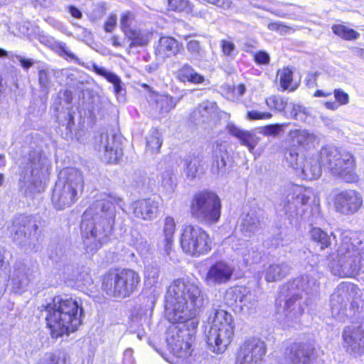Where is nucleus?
<instances>
[{
  "label": "nucleus",
  "instance_id": "338daca9",
  "mask_svg": "<svg viewBox=\"0 0 364 364\" xmlns=\"http://www.w3.org/2000/svg\"><path fill=\"white\" fill-rule=\"evenodd\" d=\"M204 1L214 4L218 7L221 8H229L230 6V1L229 0H203Z\"/></svg>",
  "mask_w": 364,
  "mask_h": 364
},
{
  "label": "nucleus",
  "instance_id": "6e6d98bb",
  "mask_svg": "<svg viewBox=\"0 0 364 364\" xmlns=\"http://www.w3.org/2000/svg\"><path fill=\"white\" fill-rule=\"evenodd\" d=\"M254 61L259 65H266L269 63L270 56L266 51L259 50L254 55Z\"/></svg>",
  "mask_w": 364,
  "mask_h": 364
},
{
  "label": "nucleus",
  "instance_id": "a878e982",
  "mask_svg": "<svg viewBox=\"0 0 364 364\" xmlns=\"http://www.w3.org/2000/svg\"><path fill=\"white\" fill-rule=\"evenodd\" d=\"M289 137L294 147H301L306 150L314 146L318 140L316 135L307 129L291 130Z\"/></svg>",
  "mask_w": 364,
  "mask_h": 364
},
{
  "label": "nucleus",
  "instance_id": "69168bd1",
  "mask_svg": "<svg viewBox=\"0 0 364 364\" xmlns=\"http://www.w3.org/2000/svg\"><path fill=\"white\" fill-rule=\"evenodd\" d=\"M272 114L269 112H262L258 111L252 110V119H270Z\"/></svg>",
  "mask_w": 364,
  "mask_h": 364
},
{
  "label": "nucleus",
  "instance_id": "e433bc0d",
  "mask_svg": "<svg viewBox=\"0 0 364 364\" xmlns=\"http://www.w3.org/2000/svg\"><path fill=\"white\" fill-rule=\"evenodd\" d=\"M279 83L283 90H289L294 91L297 85L293 83V72L289 68H284L278 71Z\"/></svg>",
  "mask_w": 364,
  "mask_h": 364
},
{
  "label": "nucleus",
  "instance_id": "5701e85b",
  "mask_svg": "<svg viewBox=\"0 0 364 364\" xmlns=\"http://www.w3.org/2000/svg\"><path fill=\"white\" fill-rule=\"evenodd\" d=\"M314 348L308 343H294L285 352L287 364H309Z\"/></svg>",
  "mask_w": 364,
  "mask_h": 364
},
{
  "label": "nucleus",
  "instance_id": "09e8293b",
  "mask_svg": "<svg viewBox=\"0 0 364 364\" xmlns=\"http://www.w3.org/2000/svg\"><path fill=\"white\" fill-rule=\"evenodd\" d=\"M159 276V269L156 266L147 265L145 267L144 277L145 281L150 285H154Z\"/></svg>",
  "mask_w": 364,
  "mask_h": 364
},
{
  "label": "nucleus",
  "instance_id": "473e14b6",
  "mask_svg": "<svg viewBox=\"0 0 364 364\" xmlns=\"http://www.w3.org/2000/svg\"><path fill=\"white\" fill-rule=\"evenodd\" d=\"M92 70L99 75L104 77L108 82L114 85V90L116 95H119L122 90V81L119 76L114 73L107 70L105 68L100 67L96 64L92 65Z\"/></svg>",
  "mask_w": 364,
  "mask_h": 364
},
{
  "label": "nucleus",
  "instance_id": "1a4fd4ad",
  "mask_svg": "<svg viewBox=\"0 0 364 364\" xmlns=\"http://www.w3.org/2000/svg\"><path fill=\"white\" fill-rule=\"evenodd\" d=\"M190 213L199 223L215 224L219 221L221 215L220 199L211 191L198 192L192 198Z\"/></svg>",
  "mask_w": 364,
  "mask_h": 364
},
{
  "label": "nucleus",
  "instance_id": "4be33fe9",
  "mask_svg": "<svg viewBox=\"0 0 364 364\" xmlns=\"http://www.w3.org/2000/svg\"><path fill=\"white\" fill-rule=\"evenodd\" d=\"M34 271L23 263H16L11 275L13 289L16 292L23 291L35 277Z\"/></svg>",
  "mask_w": 364,
  "mask_h": 364
},
{
  "label": "nucleus",
  "instance_id": "4468645a",
  "mask_svg": "<svg viewBox=\"0 0 364 364\" xmlns=\"http://www.w3.org/2000/svg\"><path fill=\"white\" fill-rule=\"evenodd\" d=\"M363 196L353 189H346L337 193L333 198V205L337 213L351 215L357 213L363 205Z\"/></svg>",
  "mask_w": 364,
  "mask_h": 364
},
{
  "label": "nucleus",
  "instance_id": "7ed1b4c3",
  "mask_svg": "<svg viewBox=\"0 0 364 364\" xmlns=\"http://www.w3.org/2000/svg\"><path fill=\"white\" fill-rule=\"evenodd\" d=\"M46 321L50 335L57 338L75 331L81 324L82 308L79 302L67 296H56L46 306Z\"/></svg>",
  "mask_w": 364,
  "mask_h": 364
},
{
  "label": "nucleus",
  "instance_id": "f8f14e48",
  "mask_svg": "<svg viewBox=\"0 0 364 364\" xmlns=\"http://www.w3.org/2000/svg\"><path fill=\"white\" fill-rule=\"evenodd\" d=\"M310 199V191L299 186H293L279 204L282 210L289 217L302 216Z\"/></svg>",
  "mask_w": 364,
  "mask_h": 364
},
{
  "label": "nucleus",
  "instance_id": "f3484780",
  "mask_svg": "<svg viewBox=\"0 0 364 364\" xmlns=\"http://www.w3.org/2000/svg\"><path fill=\"white\" fill-rule=\"evenodd\" d=\"M287 289L290 294H294L296 297L301 296L309 298L318 293L319 283L312 275L302 274L289 282Z\"/></svg>",
  "mask_w": 364,
  "mask_h": 364
},
{
  "label": "nucleus",
  "instance_id": "cd10ccee",
  "mask_svg": "<svg viewBox=\"0 0 364 364\" xmlns=\"http://www.w3.org/2000/svg\"><path fill=\"white\" fill-rule=\"evenodd\" d=\"M213 152L214 160L210 171L216 177L223 176L226 173V151L223 149L222 145L217 144Z\"/></svg>",
  "mask_w": 364,
  "mask_h": 364
},
{
  "label": "nucleus",
  "instance_id": "c85d7f7f",
  "mask_svg": "<svg viewBox=\"0 0 364 364\" xmlns=\"http://www.w3.org/2000/svg\"><path fill=\"white\" fill-rule=\"evenodd\" d=\"M178 41L171 37H161L156 48V54L162 58L177 55L179 52Z\"/></svg>",
  "mask_w": 364,
  "mask_h": 364
},
{
  "label": "nucleus",
  "instance_id": "3c124183",
  "mask_svg": "<svg viewBox=\"0 0 364 364\" xmlns=\"http://www.w3.org/2000/svg\"><path fill=\"white\" fill-rule=\"evenodd\" d=\"M134 19V14L130 11L123 13L120 18V26L126 36L133 29L131 28L132 23Z\"/></svg>",
  "mask_w": 364,
  "mask_h": 364
},
{
  "label": "nucleus",
  "instance_id": "9d476101",
  "mask_svg": "<svg viewBox=\"0 0 364 364\" xmlns=\"http://www.w3.org/2000/svg\"><path fill=\"white\" fill-rule=\"evenodd\" d=\"M139 282L138 273L132 269H123L105 275L102 287L107 295L124 298L136 291Z\"/></svg>",
  "mask_w": 364,
  "mask_h": 364
},
{
  "label": "nucleus",
  "instance_id": "a19ab883",
  "mask_svg": "<svg viewBox=\"0 0 364 364\" xmlns=\"http://www.w3.org/2000/svg\"><path fill=\"white\" fill-rule=\"evenodd\" d=\"M310 235L312 240L318 243L321 245V250L328 247L331 244L329 235L320 228H312L310 232Z\"/></svg>",
  "mask_w": 364,
  "mask_h": 364
},
{
  "label": "nucleus",
  "instance_id": "39448f33",
  "mask_svg": "<svg viewBox=\"0 0 364 364\" xmlns=\"http://www.w3.org/2000/svg\"><path fill=\"white\" fill-rule=\"evenodd\" d=\"M19 182L21 191L25 195L43 190V179L48 174L50 164L45 155L36 151H31L28 157L19 164Z\"/></svg>",
  "mask_w": 364,
  "mask_h": 364
},
{
  "label": "nucleus",
  "instance_id": "0eeeda50",
  "mask_svg": "<svg viewBox=\"0 0 364 364\" xmlns=\"http://www.w3.org/2000/svg\"><path fill=\"white\" fill-rule=\"evenodd\" d=\"M318 161L321 166H326L334 176L346 183L357 181L355 159L350 152L333 146H324L320 151Z\"/></svg>",
  "mask_w": 364,
  "mask_h": 364
},
{
  "label": "nucleus",
  "instance_id": "2eb2a0df",
  "mask_svg": "<svg viewBox=\"0 0 364 364\" xmlns=\"http://www.w3.org/2000/svg\"><path fill=\"white\" fill-rule=\"evenodd\" d=\"M285 159L289 166L295 170H301L303 176L307 180L316 179L321 174V165L318 159H306L304 164H302L299 161V154L294 148L287 151Z\"/></svg>",
  "mask_w": 364,
  "mask_h": 364
},
{
  "label": "nucleus",
  "instance_id": "a211bd4d",
  "mask_svg": "<svg viewBox=\"0 0 364 364\" xmlns=\"http://www.w3.org/2000/svg\"><path fill=\"white\" fill-rule=\"evenodd\" d=\"M235 272V268L230 264L220 261L210 267L204 282L206 285L213 287L228 282Z\"/></svg>",
  "mask_w": 364,
  "mask_h": 364
},
{
  "label": "nucleus",
  "instance_id": "4d7b16f0",
  "mask_svg": "<svg viewBox=\"0 0 364 364\" xmlns=\"http://www.w3.org/2000/svg\"><path fill=\"white\" fill-rule=\"evenodd\" d=\"M245 92V87L244 85L240 84L237 86H234L230 89V91L228 92V97L232 100H237L240 97H241Z\"/></svg>",
  "mask_w": 364,
  "mask_h": 364
},
{
  "label": "nucleus",
  "instance_id": "6ab92c4d",
  "mask_svg": "<svg viewBox=\"0 0 364 364\" xmlns=\"http://www.w3.org/2000/svg\"><path fill=\"white\" fill-rule=\"evenodd\" d=\"M98 151L107 163H117L123 154L119 142L116 140V135L108 132L100 135Z\"/></svg>",
  "mask_w": 364,
  "mask_h": 364
},
{
  "label": "nucleus",
  "instance_id": "680f3d73",
  "mask_svg": "<svg viewBox=\"0 0 364 364\" xmlns=\"http://www.w3.org/2000/svg\"><path fill=\"white\" fill-rule=\"evenodd\" d=\"M15 58L19 62L21 66L26 70H28L35 64V60L32 58H26L20 55H16Z\"/></svg>",
  "mask_w": 364,
  "mask_h": 364
},
{
  "label": "nucleus",
  "instance_id": "c03bdc74",
  "mask_svg": "<svg viewBox=\"0 0 364 364\" xmlns=\"http://www.w3.org/2000/svg\"><path fill=\"white\" fill-rule=\"evenodd\" d=\"M266 104L271 109L282 112L287 105V99L280 95H273L266 99Z\"/></svg>",
  "mask_w": 364,
  "mask_h": 364
},
{
  "label": "nucleus",
  "instance_id": "20e7f679",
  "mask_svg": "<svg viewBox=\"0 0 364 364\" xmlns=\"http://www.w3.org/2000/svg\"><path fill=\"white\" fill-rule=\"evenodd\" d=\"M341 242L338 248L337 260L330 263L333 275L340 277H353L356 276L362 267L363 256L356 244L359 241H352L353 232L350 230H338Z\"/></svg>",
  "mask_w": 364,
  "mask_h": 364
},
{
  "label": "nucleus",
  "instance_id": "13d9d810",
  "mask_svg": "<svg viewBox=\"0 0 364 364\" xmlns=\"http://www.w3.org/2000/svg\"><path fill=\"white\" fill-rule=\"evenodd\" d=\"M66 357H58L54 354H50L39 364H65Z\"/></svg>",
  "mask_w": 364,
  "mask_h": 364
},
{
  "label": "nucleus",
  "instance_id": "37998d69",
  "mask_svg": "<svg viewBox=\"0 0 364 364\" xmlns=\"http://www.w3.org/2000/svg\"><path fill=\"white\" fill-rule=\"evenodd\" d=\"M235 364H250V342L245 341L237 350Z\"/></svg>",
  "mask_w": 364,
  "mask_h": 364
},
{
  "label": "nucleus",
  "instance_id": "8fccbe9b",
  "mask_svg": "<svg viewBox=\"0 0 364 364\" xmlns=\"http://www.w3.org/2000/svg\"><path fill=\"white\" fill-rule=\"evenodd\" d=\"M168 9L174 11L181 12L183 11H192L191 5L187 0H168Z\"/></svg>",
  "mask_w": 364,
  "mask_h": 364
},
{
  "label": "nucleus",
  "instance_id": "ea45409f",
  "mask_svg": "<svg viewBox=\"0 0 364 364\" xmlns=\"http://www.w3.org/2000/svg\"><path fill=\"white\" fill-rule=\"evenodd\" d=\"M161 134L156 129H153L146 137V148L151 152H158L162 145Z\"/></svg>",
  "mask_w": 364,
  "mask_h": 364
},
{
  "label": "nucleus",
  "instance_id": "f03ea898",
  "mask_svg": "<svg viewBox=\"0 0 364 364\" xmlns=\"http://www.w3.org/2000/svg\"><path fill=\"white\" fill-rule=\"evenodd\" d=\"M203 304L198 284L188 278L173 280L166 294L165 314L173 323H183L194 318Z\"/></svg>",
  "mask_w": 364,
  "mask_h": 364
},
{
  "label": "nucleus",
  "instance_id": "49530a36",
  "mask_svg": "<svg viewBox=\"0 0 364 364\" xmlns=\"http://www.w3.org/2000/svg\"><path fill=\"white\" fill-rule=\"evenodd\" d=\"M186 48L188 51L194 59L197 60H201L204 58L205 55V50L202 48L200 43L198 41H189L187 43Z\"/></svg>",
  "mask_w": 364,
  "mask_h": 364
},
{
  "label": "nucleus",
  "instance_id": "58836bf2",
  "mask_svg": "<svg viewBox=\"0 0 364 364\" xmlns=\"http://www.w3.org/2000/svg\"><path fill=\"white\" fill-rule=\"evenodd\" d=\"M179 99H174L170 95H159L156 97V107L161 113H167L173 109L178 102Z\"/></svg>",
  "mask_w": 364,
  "mask_h": 364
},
{
  "label": "nucleus",
  "instance_id": "dca6fc26",
  "mask_svg": "<svg viewBox=\"0 0 364 364\" xmlns=\"http://www.w3.org/2000/svg\"><path fill=\"white\" fill-rule=\"evenodd\" d=\"M357 292L356 285L350 282H342L338 285L331 296L332 314L339 316L344 313L347 303Z\"/></svg>",
  "mask_w": 364,
  "mask_h": 364
},
{
  "label": "nucleus",
  "instance_id": "7c9ffc66",
  "mask_svg": "<svg viewBox=\"0 0 364 364\" xmlns=\"http://www.w3.org/2000/svg\"><path fill=\"white\" fill-rule=\"evenodd\" d=\"M291 267L287 262L272 264L266 269L265 280L273 282L282 279L290 272Z\"/></svg>",
  "mask_w": 364,
  "mask_h": 364
},
{
  "label": "nucleus",
  "instance_id": "aec40b11",
  "mask_svg": "<svg viewBox=\"0 0 364 364\" xmlns=\"http://www.w3.org/2000/svg\"><path fill=\"white\" fill-rule=\"evenodd\" d=\"M343 347L355 356L364 353V330L358 326H346L342 333Z\"/></svg>",
  "mask_w": 364,
  "mask_h": 364
},
{
  "label": "nucleus",
  "instance_id": "5fc2aeb1",
  "mask_svg": "<svg viewBox=\"0 0 364 364\" xmlns=\"http://www.w3.org/2000/svg\"><path fill=\"white\" fill-rule=\"evenodd\" d=\"M334 97L339 105H346L349 103L350 97L348 93L342 89H335L333 91Z\"/></svg>",
  "mask_w": 364,
  "mask_h": 364
},
{
  "label": "nucleus",
  "instance_id": "f704fd0d",
  "mask_svg": "<svg viewBox=\"0 0 364 364\" xmlns=\"http://www.w3.org/2000/svg\"><path fill=\"white\" fill-rule=\"evenodd\" d=\"M161 186L168 193H173L176 187V179L171 168H167L160 174Z\"/></svg>",
  "mask_w": 364,
  "mask_h": 364
},
{
  "label": "nucleus",
  "instance_id": "72a5a7b5",
  "mask_svg": "<svg viewBox=\"0 0 364 364\" xmlns=\"http://www.w3.org/2000/svg\"><path fill=\"white\" fill-rule=\"evenodd\" d=\"M203 173L201 161L197 158L184 160V173L187 179L193 181Z\"/></svg>",
  "mask_w": 364,
  "mask_h": 364
},
{
  "label": "nucleus",
  "instance_id": "4c0bfd02",
  "mask_svg": "<svg viewBox=\"0 0 364 364\" xmlns=\"http://www.w3.org/2000/svg\"><path fill=\"white\" fill-rule=\"evenodd\" d=\"M331 30L334 34L346 41L356 40L360 37L358 32L343 24H335Z\"/></svg>",
  "mask_w": 364,
  "mask_h": 364
},
{
  "label": "nucleus",
  "instance_id": "de8ad7c7",
  "mask_svg": "<svg viewBox=\"0 0 364 364\" xmlns=\"http://www.w3.org/2000/svg\"><path fill=\"white\" fill-rule=\"evenodd\" d=\"M290 114L292 118L296 120L301 122H306L309 114V112L308 109L306 108L304 106L297 104L293 105Z\"/></svg>",
  "mask_w": 364,
  "mask_h": 364
},
{
  "label": "nucleus",
  "instance_id": "2f4dec72",
  "mask_svg": "<svg viewBox=\"0 0 364 364\" xmlns=\"http://www.w3.org/2000/svg\"><path fill=\"white\" fill-rule=\"evenodd\" d=\"M227 132L236 138L240 144L246 146L250 150V133L244 130L233 122H228L226 125Z\"/></svg>",
  "mask_w": 364,
  "mask_h": 364
},
{
  "label": "nucleus",
  "instance_id": "864d4df0",
  "mask_svg": "<svg viewBox=\"0 0 364 364\" xmlns=\"http://www.w3.org/2000/svg\"><path fill=\"white\" fill-rule=\"evenodd\" d=\"M285 124H275L265 126L261 128L260 132L266 136H277L282 131Z\"/></svg>",
  "mask_w": 364,
  "mask_h": 364
},
{
  "label": "nucleus",
  "instance_id": "bf43d9fd",
  "mask_svg": "<svg viewBox=\"0 0 364 364\" xmlns=\"http://www.w3.org/2000/svg\"><path fill=\"white\" fill-rule=\"evenodd\" d=\"M222 50L225 55L231 56L235 51V45L229 41L223 40L220 43Z\"/></svg>",
  "mask_w": 364,
  "mask_h": 364
},
{
  "label": "nucleus",
  "instance_id": "c9c22d12",
  "mask_svg": "<svg viewBox=\"0 0 364 364\" xmlns=\"http://www.w3.org/2000/svg\"><path fill=\"white\" fill-rule=\"evenodd\" d=\"M127 36L132 40L131 46H144L148 43L151 37V33L148 30L133 29Z\"/></svg>",
  "mask_w": 364,
  "mask_h": 364
},
{
  "label": "nucleus",
  "instance_id": "e2e57ef3",
  "mask_svg": "<svg viewBox=\"0 0 364 364\" xmlns=\"http://www.w3.org/2000/svg\"><path fill=\"white\" fill-rule=\"evenodd\" d=\"M117 15L116 14H111L104 25V29L106 32L110 33L113 31V29L115 28L117 24Z\"/></svg>",
  "mask_w": 364,
  "mask_h": 364
},
{
  "label": "nucleus",
  "instance_id": "6e6552de",
  "mask_svg": "<svg viewBox=\"0 0 364 364\" xmlns=\"http://www.w3.org/2000/svg\"><path fill=\"white\" fill-rule=\"evenodd\" d=\"M209 320L211 326L207 334V343L213 352L223 353L234 334L232 315L223 309H215L210 314Z\"/></svg>",
  "mask_w": 364,
  "mask_h": 364
},
{
  "label": "nucleus",
  "instance_id": "bb28decb",
  "mask_svg": "<svg viewBox=\"0 0 364 364\" xmlns=\"http://www.w3.org/2000/svg\"><path fill=\"white\" fill-rule=\"evenodd\" d=\"M175 231V220L171 216L166 217L163 222V235L159 241L158 247L167 255H170L172 250Z\"/></svg>",
  "mask_w": 364,
  "mask_h": 364
},
{
  "label": "nucleus",
  "instance_id": "052dcab7",
  "mask_svg": "<svg viewBox=\"0 0 364 364\" xmlns=\"http://www.w3.org/2000/svg\"><path fill=\"white\" fill-rule=\"evenodd\" d=\"M38 82L40 86L43 88H48L50 84V79L48 73L45 70H40L38 71Z\"/></svg>",
  "mask_w": 364,
  "mask_h": 364
},
{
  "label": "nucleus",
  "instance_id": "603ef678",
  "mask_svg": "<svg viewBox=\"0 0 364 364\" xmlns=\"http://www.w3.org/2000/svg\"><path fill=\"white\" fill-rule=\"evenodd\" d=\"M216 103L210 101L203 102L198 107V112L202 117H208L216 112Z\"/></svg>",
  "mask_w": 364,
  "mask_h": 364
},
{
  "label": "nucleus",
  "instance_id": "423d86ee",
  "mask_svg": "<svg viewBox=\"0 0 364 364\" xmlns=\"http://www.w3.org/2000/svg\"><path fill=\"white\" fill-rule=\"evenodd\" d=\"M84 180L76 168L61 171L52 194V203L57 210H64L75 203L82 193Z\"/></svg>",
  "mask_w": 364,
  "mask_h": 364
},
{
  "label": "nucleus",
  "instance_id": "f257e3e1",
  "mask_svg": "<svg viewBox=\"0 0 364 364\" xmlns=\"http://www.w3.org/2000/svg\"><path fill=\"white\" fill-rule=\"evenodd\" d=\"M83 214L81 223L84 247L87 252L97 251L106 244L115 222V205L122 208V200L110 194L102 193Z\"/></svg>",
  "mask_w": 364,
  "mask_h": 364
},
{
  "label": "nucleus",
  "instance_id": "774afa93",
  "mask_svg": "<svg viewBox=\"0 0 364 364\" xmlns=\"http://www.w3.org/2000/svg\"><path fill=\"white\" fill-rule=\"evenodd\" d=\"M58 48L61 50V52L65 53L68 58L73 59V60L77 59L75 57V55L68 49V48L66 46L65 43H64L63 42H60L58 43Z\"/></svg>",
  "mask_w": 364,
  "mask_h": 364
},
{
  "label": "nucleus",
  "instance_id": "0e129e2a",
  "mask_svg": "<svg viewBox=\"0 0 364 364\" xmlns=\"http://www.w3.org/2000/svg\"><path fill=\"white\" fill-rule=\"evenodd\" d=\"M136 248L141 254H146L149 250V245L145 240H140L136 243Z\"/></svg>",
  "mask_w": 364,
  "mask_h": 364
},
{
  "label": "nucleus",
  "instance_id": "412c9836",
  "mask_svg": "<svg viewBox=\"0 0 364 364\" xmlns=\"http://www.w3.org/2000/svg\"><path fill=\"white\" fill-rule=\"evenodd\" d=\"M190 334L187 329H178L170 338L167 343L172 353L178 358H186L191 355V344L188 340Z\"/></svg>",
  "mask_w": 364,
  "mask_h": 364
},
{
  "label": "nucleus",
  "instance_id": "b1692460",
  "mask_svg": "<svg viewBox=\"0 0 364 364\" xmlns=\"http://www.w3.org/2000/svg\"><path fill=\"white\" fill-rule=\"evenodd\" d=\"M159 203L154 199L139 200L133 203V213L139 219L151 220L156 218Z\"/></svg>",
  "mask_w": 364,
  "mask_h": 364
},
{
  "label": "nucleus",
  "instance_id": "c756f323",
  "mask_svg": "<svg viewBox=\"0 0 364 364\" xmlns=\"http://www.w3.org/2000/svg\"><path fill=\"white\" fill-rule=\"evenodd\" d=\"M177 78L182 82H191L193 84H203L205 79L203 75L197 73L195 69L188 63L184 64L177 71Z\"/></svg>",
  "mask_w": 364,
  "mask_h": 364
},
{
  "label": "nucleus",
  "instance_id": "a18cd8bd",
  "mask_svg": "<svg viewBox=\"0 0 364 364\" xmlns=\"http://www.w3.org/2000/svg\"><path fill=\"white\" fill-rule=\"evenodd\" d=\"M59 124L61 128H65V134L68 136L73 130L74 127V116L70 112L68 111L66 113H63V116L58 117Z\"/></svg>",
  "mask_w": 364,
  "mask_h": 364
},
{
  "label": "nucleus",
  "instance_id": "79ce46f5",
  "mask_svg": "<svg viewBox=\"0 0 364 364\" xmlns=\"http://www.w3.org/2000/svg\"><path fill=\"white\" fill-rule=\"evenodd\" d=\"M266 354V346L263 341L259 339L252 341V363L254 361L255 364H261L262 357Z\"/></svg>",
  "mask_w": 364,
  "mask_h": 364
},
{
  "label": "nucleus",
  "instance_id": "393cba45",
  "mask_svg": "<svg viewBox=\"0 0 364 364\" xmlns=\"http://www.w3.org/2000/svg\"><path fill=\"white\" fill-rule=\"evenodd\" d=\"M309 298L302 297L301 296H295L290 294V297L285 303V315L287 319L296 322L299 317L304 314Z\"/></svg>",
  "mask_w": 364,
  "mask_h": 364
},
{
  "label": "nucleus",
  "instance_id": "ddd939ff",
  "mask_svg": "<svg viewBox=\"0 0 364 364\" xmlns=\"http://www.w3.org/2000/svg\"><path fill=\"white\" fill-rule=\"evenodd\" d=\"M38 227L30 216L19 215L16 217L12 227L14 240L21 246L31 247L36 239Z\"/></svg>",
  "mask_w": 364,
  "mask_h": 364
},
{
  "label": "nucleus",
  "instance_id": "9b49d317",
  "mask_svg": "<svg viewBox=\"0 0 364 364\" xmlns=\"http://www.w3.org/2000/svg\"><path fill=\"white\" fill-rule=\"evenodd\" d=\"M180 244L185 253L194 257L206 254L211 249L209 235L198 225H185L182 227Z\"/></svg>",
  "mask_w": 364,
  "mask_h": 364
}]
</instances>
